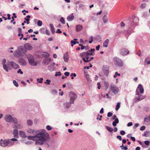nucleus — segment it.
I'll list each match as a JSON object with an SVG mask.
<instances>
[{
    "label": "nucleus",
    "mask_w": 150,
    "mask_h": 150,
    "mask_svg": "<svg viewBox=\"0 0 150 150\" xmlns=\"http://www.w3.org/2000/svg\"><path fill=\"white\" fill-rule=\"evenodd\" d=\"M6 66L5 68V69H4L6 71H8V69H11L10 65H11V63L10 62H7L6 64Z\"/></svg>",
    "instance_id": "14"
},
{
    "label": "nucleus",
    "mask_w": 150,
    "mask_h": 150,
    "mask_svg": "<svg viewBox=\"0 0 150 150\" xmlns=\"http://www.w3.org/2000/svg\"><path fill=\"white\" fill-rule=\"evenodd\" d=\"M43 79L42 78H41L40 79H37V81L40 83H42V81L43 80Z\"/></svg>",
    "instance_id": "43"
},
{
    "label": "nucleus",
    "mask_w": 150,
    "mask_h": 150,
    "mask_svg": "<svg viewBox=\"0 0 150 150\" xmlns=\"http://www.w3.org/2000/svg\"><path fill=\"white\" fill-rule=\"evenodd\" d=\"M2 64L3 65V67L4 69H5L6 66V59H3L2 61Z\"/></svg>",
    "instance_id": "37"
},
{
    "label": "nucleus",
    "mask_w": 150,
    "mask_h": 150,
    "mask_svg": "<svg viewBox=\"0 0 150 150\" xmlns=\"http://www.w3.org/2000/svg\"><path fill=\"white\" fill-rule=\"evenodd\" d=\"M146 6V4L145 3L142 4L141 5V7L142 8H145Z\"/></svg>",
    "instance_id": "51"
},
{
    "label": "nucleus",
    "mask_w": 150,
    "mask_h": 150,
    "mask_svg": "<svg viewBox=\"0 0 150 150\" xmlns=\"http://www.w3.org/2000/svg\"><path fill=\"white\" fill-rule=\"evenodd\" d=\"M18 140L15 138L6 139L3 140L1 139L0 140V146L2 147H11L14 144V142Z\"/></svg>",
    "instance_id": "3"
},
{
    "label": "nucleus",
    "mask_w": 150,
    "mask_h": 150,
    "mask_svg": "<svg viewBox=\"0 0 150 150\" xmlns=\"http://www.w3.org/2000/svg\"><path fill=\"white\" fill-rule=\"evenodd\" d=\"M57 91L55 89H53L52 90V93L53 94H56L57 93Z\"/></svg>",
    "instance_id": "50"
},
{
    "label": "nucleus",
    "mask_w": 150,
    "mask_h": 150,
    "mask_svg": "<svg viewBox=\"0 0 150 150\" xmlns=\"http://www.w3.org/2000/svg\"><path fill=\"white\" fill-rule=\"evenodd\" d=\"M42 22L40 20H38L37 22L38 25V26H41L42 25Z\"/></svg>",
    "instance_id": "47"
},
{
    "label": "nucleus",
    "mask_w": 150,
    "mask_h": 150,
    "mask_svg": "<svg viewBox=\"0 0 150 150\" xmlns=\"http://www.w3.org/2000/svg\"><path fill=\"white\" fill-rule=\"evenodd\" d=\"M50 82L51 81L50 80L47 79L46 80V81L45 82V83L48 85H49L50 84Z\"/></svg>",
    "instance_id": "48"
},
{
    "label": "nucleus",
    "mask_w": 150,
    "mask_h": 150,
    "mask_svg": "<svg viewBox=\"0 0 150 150\" xmlns=\"http://www.w3.org/2000/svg\"><path fill=\"white\" fill-rule=\"evenodd\" d=\"M120 103L119 102H118L117 103L115 108V110H117L119 109L120 107Z\"/></svg>",
    "instance_id": "40"
},
{
    "label": "nucleus",
    "mask_w": 150,
    "mask_h": 150,
    "mask_svg": "<svg viewBox=\"0 0 150 150\" xmlns=\"http://www.w3.org/2000/svg\"><path fill=\"white\" fill-rule=\"evenodd\" d=\"M45 33L46 35H49L50 33L49 31L48 30H46L45 31Z\"/></svg>",
    "instance_id": "63"
},
{
    "label": "nucleus",
    "mask_w": 150,
    "mask_h": 150,
    "mask_svg": "<svg viewBox=\"0 0 150 150\" xmlns=\"http://www.w3.org/2000/svg\"><path fill=\"white\" fill-rule=\"evenodd\" d=\"M83 29L82 26L81 25H78L76 26V30L77 32L81 31Z\"/></svg>",
    "instance_id": "23"
},
{
    "label": "nucleus",
    "mask_w": 150,
    "mask_h": 150,
    "mask_svg": "<svg viewBox=\"0 0 150 150\" xmlns=\"http://www.w3.org/2000/svg\"><path fill=\"white\" fill-rule=\"evenodd\" d=\"M120 133L121 134V135H124L125 134V132L124 131L122 130V131H120Z\"/></svg>",
    "instance_id": "55"
},
{
    "label": "nucleus",
    "mask_w": 150,
    "mask_h": 150,
    "mask_svg": "<svg viewBox=\"0 0 150 150\" xmlns=\"http://www.w3.org/2000/svg\"><path fill=\"white\" fill-rule=\"evenodd\" d=\"M79 8L83 10L85 9V7L82 4H80L79 6Z\"/></svg>",
    "instance_id": "52"
},
{
    "label": "nucleus",
    "mask_w": 150,
    "mask_h": 150,
    "mask_svg": "<svg viewBox=\"0 0 150 150\" xmlns=\"http://www.w3.org/2000/svg\"><path fill=\"white\" fill-rule=\"evenodd\" d=\"M109 42V40L108 39H107L103 43V46L105 47H107Z\"/></svg>",
    "instance_id": "26"
},
{
    "label": "nucleus",
    "mask_w": 150,
    "mask_h": 150,
    "mask_svg": "<svg viewBox=\"0 0 150 150\" xmlns=\"http://www.w3.org/2000/svg\"><path fill=\"white\" fill-rule=\"evenodd\" d=\"M80 56L82 58V59L83 60V58L85 59L86 58L87 59H88L90 56L86 52H83L80 54Z\"/></svg>",
    "instance_id": "13"
},
{
    "label": "nucleus",
    "mask_w": 150,
    "mask_h": 150,
    "mask_svg": "<svg viewBox=\"0 0 150 150\" xmlns=\"http://www.w3.org/2000/svg\"><path fill=\"white\" fill-rule=\"evenodd\" d=\"M94 38L98 42H100L101 41L102 38L101 36L99 35H98L96 36Z\"/></svg>",
    "instance_id": "31"
},
{
    "label": "nucleus",
    "mask_w": 150,
    "mask_h": 150,
    "mask_svg": "<svg viewBox=\"0 0 150 150\" xmlns=\"http://www.w3.org/2000/svg\"><path fill=\"white\" fill-rule=\"evenodd\" d=\"M42 56L44 57L47 58L49 57L50 54L48 53L44 52L42 53Z\"/></svg>",
    "instance_id": "34"
},
{
    "label": "nucleus",
    "mask_w": 150,
    "mask_h": 150,
    "mask_svg": "<svg viewBox=\"0 0 150 150\" xmlns=\"http://www.w3.org/2000/svg\"><path fill=\"white\" fill-rule=\"evenodd\" d=\"M17 73H20L21 74H23V71H22L21 70V69H19L18 71H17Z\"/></svg>",
    "instance_id": "61"
},
{
    "label": "nucleus",
    "mask_w": 150,
    "mask_h": 150,
    "mask_svg": "<svg viewBox=\"0 0 150 150\" xmlns=\"http://www.w3.org/2000/svg\"><path fill=\"white\" fill-rule=\"evenodd\" d=\"M93 59V57H91L89 59H86V60L84 58H83V61L85 62H90L91 60H92Z\"/></svg>",
    "instance_id": "36"
},
{
    "label": "nucleus",
    "mask_w": 150,
    "mask_h": 150,
    "mask_svg": "<svg viewBox=\"0 0 150 150\" xmlns=\"http://www.w3.org/2000/svg\"><path fill=\"white\" fill-rule=\"evenodd\" d=\"M14 85L16 87H18V83L15 80H14L13 81Z\"/></svg>",
    "instance_id": "49"
},
{
    "label": "nucleus",
    "mask_w": 150,
    "mask_h": 150,
    "mask_svg": "<svg viewBox=\"0 0 150 150\" xmlns=\"http://www.w3.org/2000/svg\"><path fill=\"white\" fill-rule=\"evenodd\" d=\"M119 120L117 118H116L115 121L112 122V125L114 127L116 126L117 124L119 123Z\"/></svg>",
    "instance_id": "30"
},
{
    "label": "nucleus",
    "mask_w": 150,
    "mask_h": 150,
    "mask_svg": "<svg viewBox=\"0 0 150 150\" xmlns=\"http://www.w3.org/2000/svg\"><path fill=\"white\" fill-rule=\"evenodd\" d=\"M23 49V47L22 46H20L18 47V50L21 52Z\"/></svg>",
    "instance_id": "44"
},
{
    "label": "nucleus",
    "mask_w": 150,
    "mask_h": 150,
    "mask_svg": "<svg viewBox=\"0 0 150 150\" xmlns=\"http://www.w3.org/2000/svg\"><path fill=\"white\" fill-rule=\"evenodd\" d=\"M73 13H72L71 15L69 16L67 18V19L69 21H71L73 20L74 18V16L73 15Z\"/></svg>",
    "instance_id": "25"
},
{
    "label": "nucleus",
    "mask_w": 150,
    "mask_h": 150,
    "mask_svg": "<svg viewBox=\"0 0 150 150\" xmlns=\"http://www.w3.org/2000/svg\"><path fill=\"white\" fill-rule=\"evenodd\" d=\"M70 73L68 72H66L64 73V74L66 76H69Z\"/></svg>",
    "instance_id": "62"
},
{
    "label": "nucleus",
    "mask_w": 150,
    "mask_h": 150,
    "mask_svg": "<svg viewBox=\"0 0 150 150\" xmlns=\"http://www.w3.org/2000/svg\"><path fill=\"white\" fill-rule=\"evenodd\" d=\"M112 115V113L110 112H108L107 114V116L108 117H110Z\"/></svg>",
    "instance_id": "57"
},
{
    "label": "nucleus",
    "mask_w": 150,
    "mask_h": 150,
    "mask_svg": "<svg viewBox=\"0 0 150 150\" xmlns=\"http://www.w3.org/2000/svg\"><path fill=\"white\" fill-rule=\"evenodd\" d=\"M13 54L15 57H19L21 55V53L19 51L16 50L14 52Z\"/></svg>",
    "instance_id": "20"
},
{
    "label": "nucleus",
    "mask_w": 150,
    "mask_h": 150,
    "mask_svg": "<svg viewBox=\"0 0 150 150\" xmlns=\"http://www.w3.org/2000/svg\"><path fill=\"white\" fill-rule=\"evenodd\" d=\"M27 132L30 134H33L34 135L27 136V139L35 142V144L36 145H42L50 140L49 135L46 132L45 129L35 130L29 128L27 130Z\"/></svg>",
    "instance_id": "1"
},
{
    "label": "nucleus",
    "mask_w": 150,
    "mask_h": 150,
    "mask_svg": "<svg viewBox=\"0 0 150 150\" xmlns=\"http://www.w3.org/2000/svg\"><path fill=\"white\" fill-rule=\"evenodd\" d=\"M60 21L62 24H64L65 23L64 19L63 17H62L60 19Z\"/></svg>",
    "instance_id": "46"
},
{
    "label": "nucleus",
    "mask_w": 150,
    "mask_h": 150,
    "mask_svg": "<svg viewBox=\"0 0 150 150\" xmlns=\"http://www.w3.org/2000/svg\"><path fill=\"white\" fill-rule=\"evenodd\" d=\"M84 77L86 78L88 82H90L91 81L89 76L88 74L85 73L84 75Z\"/></svg>",
    "instance_id": "29"
},
{
    "label": "nucleus",
    "mask_w": 150,
    "mask_h": 150,
    "mask_svg": "<svg viewBox=\"0 0 150 150\" xmlns=\"http://www.w3.org/2000/svg\"><path fill=\"white\" fill-rule=\"evenodd\" d=\"M142 136L146 137H149L150 136V131H145L144 133L142 134Z\"/></svg>",
    "instance_id": "27"
},
{
    "label": "nucleus",
    "mask_w": 150,
    "mask_h": 150,
    "mask_svg": "<svg viewBox=\"0 0 150 150\" xmlns=\"http://www.w3.org/2000/svg\"><path fill=\"white\" fill-rule=\"evenodd\" d=\"M70 76L71 77H72V76L76 77V74L75 73H71V74Z\"/></svg>",
    "instance_id": "64"
},
{
    "label": "nucleus",
    "mask_w": 150,
    "mask_h": 150,
    "mask_svg": "<svg viewBox=\"0 0 150 150\" xmlns=\"http://www.w3.org/2000/svg\"><path fill=\"white\" fill-rule=\"evenodd\" d=\"M93 37L92 36H91L89 37V42L91 43L93 41Z\"/></svg>",
    "instance_id": "42"
},
{
    "label": "nucleus",
    "mask_w": 150,
    "mask_h": 150,
    "mask_svg": "<svg viewBox=\"0 0 150 150\" xmlns=\"http://www.w3.org/2000/svg\"><path fill=\"white\" fill-rule=\"evenodd\" d=\"M24 47L26 49L28 50H31L33 48L32 46L29 43H26L25 44Z\"/></svg>",
    "instance_id": "21"
},
{
    "label": "nucleus",
    "mask_w": 150,
    "mask_h": 150,
    "mask_svg": "<svg viewBox=\"0 0 150 150\" xmlns=\"http://www.w3.org/2000/svg\"><path fill=\"white\" fill-rule=\"evenodd\" d=\"M106 128L110 132H112L113 130V129L112 128L108 127V126H106Z\"/></svg>",
    "instance_id": "33"
},
{
    "label": "nucleus",
    "mask_w": 150,
    "mask_h": 150,
    "mask_svg": "<svg viewBox=\"0 0 150 150\" xmlns=\"http://www.w3.org/2000/svg\"><path fill=\"white\" fill-rule=\"evenodd\" d=\"M13 16L11 18L12 20L11 21V23H12L13 21H14V18H17V16H16V14L15 13H13Z\"/></svg>",
    "instance_id": "38"
},
{
    "label": "nucleus",
    "mask_w": 150,
    "mask_h": 150,
    "mask_svg": "<svg viewBox=\"0 0 150 150\" xmlns=\"http://www.w3.org/2000/svg\"><path fill=\"white\" fill-rule=\"evenodd\" d=\"M144 143L146 145H149L150 142L148 141H146L144 142Z\"/></svg>",
    "instance_id": "58"
},
{
    "label": "nucleus",
    "mask_w": 150,
    "mask_h": 150,
    "mask_svg": "<svg viewBox=\"0 0 150 150\" xmlns=\"http://www.w3.org/2000/svg\"><path fill=\"white\" fill-rule=\"evenodd\" d=\"M32 142L31 141H28L25 143V144L27 145H30L32 144Z\"/></svg>",
    "instance_id": "59"
},
{
    "label": "nucleus",
    "mask_w": 150,
    "mask_h": 150,
    "mask_svg": "<svg viewBox=\"0 0 150 150\" xmlns=\"http://www.w3.org/2000/svg\"><path fill=\"white\" fill-rule=\"evenodd\" d=\"M30 15H27L26 16V18H24V19L26 21V23L27 24H29V21H30L29 18H30Z\"/></svg>",
    "instance_id": "32"
},
{
    "label": "nucleus",
    "mask_w": 150,
    "mask_h": 150,
    "mask_svg": "<svg viewBox=\"0 0 150 150\" xmlns=\"http://www.w3.org/2000/svg\"><path fill=\"white\" fill-rule=\"evenodd\" d=\"M46 128L49 131H50L52 129V128L50 125L47 126L46 127Z\"/></svg>",
    "instance_id": "53"
},
{
    "label": "nucleus",
    "mask_w": 150,
    "mask_h": 150,
    "mask_svg": "<svg viewBox=\"0 0 150 150\" xmlns=\"http://www.w3.org/2000/svg\"><path fill=\"white\" fill-rule=\"evenodd\" d=\"M51 60V59L50 58L44 59L42 61L43 64L44 65H47L50 62Z\"/></svg>",
    "instance_id": "16"
},
{
    "label": "nucleus",
    "mask_w": 150,
    "mask_h": 150,
    "mask_svg": "<svg viewBox=\"0 0 150 150\" xmlns=\"http://www.w3.org/2000/svg\"><path fill=\"white\" fill-rule=\"evenodd\" d=\"M110 89L115 94H117L119 92L118 87L113 84L111 85Z\"/></svg>",
    "instance_id": "9"
},
{
    "label": "nucleus",
    "mask_w": 150,
    "mask_h": 150,
    "mask_svg": "<svg viewBox=\"0 0 150 150\" xmlns=\"http://www.w3.org/2000/svg\"><path fill=\"white\" fill-rule=\"evenodd\" d=\"M13 131V134L14 135V137L16 138H17L18 137V131L17 129L15 128Z\"/></svg>",
    "instance_id": "24"
},
{
    "label": "nucleus",
    "mask_w": 150,
    "mask_h": 150,
    "mask_svg": "<svg viewBox=\"0 0 150 150\" xmlns=\"http://www.w3.org/2000/svg\"><path fill=\"white\" fill-rule=\"evenodd\" d=\"M88 54L90 55L93 56L94 55V52H91L90 50L88 51L87 52H86Z\"/></svg>",
    "instance_id": "41"
},
{
    "label": "nucleus",
    "mask_w": 150,
    "mask_h": 150,
    "mask_svg": "<svg viewBox=\"0 0 150 150\" xmlns=\"http://www.w3.org/2000/svg\"><path fill=\"white\" fill-rule=\"evenodd\" d=\"M129 21L128 23V30L127 32L130 34L132 32L134 26L137 25L139 19L138 17L134 16L129 18Z\"/></svg>",
    "instance_id": "2"
},
{
    "label": "nucleus",
    "mask_w": 150,
    "mask_h": 150,
    "mask_svg": "<svg viewBox=\"0 0 150 150\" xmlns=\"http://www.w3.org/2000/svg\"><path fill=\"white\" fill-rule=\"evenodd\" d=\"M50 30L51 32L52 33V34H54L55 33V30L54 28H50Z\"/></svg>",
    "instance_id": "56"
},
{
    "label": "nucleus",
    "mask_w": 150,
    "mask_h": 150,
    "mask_svg": "<svg viewBox=\"0 0 150 150\" xmlns=\"http://www.w3.org/2000/svg\"><path fill=\"white\" fill-rule=\"evenodd\" d=\"M113 60L116 65L120 67H122L123 66V61L120 59L115 57L114 58Z\"/></svg>",
    "instance_id": "7"
},
{
    "label": "nucleus",
    "mask_w": 150,
    "mask_h": 150,
    "mask_svg": "<svg viewBox=\"0 0 150 150\" xmlns=\"http://www.w3.org/2000/svg\"><path fill=\"white\" fill-rule=\"evenodd\" d=\"M19 135L20 137L23 138H25L27 137L25 134L24 132L22 131H20L19 132Z\"/></svg>",
    "instance_id": "22"
},
{
    "label": "nucleus",
    "mask_w": 150,
    "mask_h": 150,
    "mask_svg": "<svg viewBox=\"0 0 150 150\" xmlns=\"http://www.w3.org/2000/svg\"><path fill=\"white\" fill-rule=\"evenodd\" d=\"M69 96L70 97V102L66 103L64 104L65 107L67 108H69L70 106V104H73L74 100L77 98L76 94L73 92H71L69 93Z\"/></svg>",
    "instance_id": "4"
},
{
    "label": "nucleus",
    "mask_w": 150,
    "mask_h": 150,
    "mask_svg": "<svg viewBox=\"0 0 150 150\" xmlns=\"http://www.w3.org/2000/svg\"><path fill=\"white\" fill-rule=\"evenodd\" d=\"M103 71L104 75L108 76L109 73V68L108 66L104 65L103 67Z\"/></svg>",
    "instance_id": "10"
},
{
    "label": "nucleus",
    "mask_w": 150,
    "mask_h": 150,
    "mask_svg": "<svg viewBox=\"0 0 150 150\" xmlns=\"http://www.w3.org/2000/svg\"><path fill=\"white\" fill-rule=\"evenodd\" d=\"M11 65L12 67H13V68L15 69H16L19 68V65L18 64H16L15 62L13 61H12L11 62Z\"/></svg>",
    "instance_id": "19"
},
{
    "label": "nucleus",
    "mask_w": 150,
    "mask_h": 150,
    "mask_svg": "<svg viewBox=\"0 0 150 150\" xmlns=\"http://www.w3.org/2000/svg\"><path fill=\"white\" fill-rule=\"evenodd\" d=\"M138 96L134 99V102H136L137 101H140L146 98V96H145L141 95L140 94Z\"/></svg>",
    "instance_id": "11"
},
{
    "label": "nucleus",
    "mask_w": 150,
    "mask_h": 150,
    "mask_svg": "<svg viewBox=\"0 0 150 150\" xmlns=\"http://www.w3.org/2000/svg\"><path fill=\"white\" fill-rule=\"evenodd\" d=\"M18 122L16 124H14L13 127L14 128L17 129H21L22 128V125L20 123H18Z\"/></svg>",
    "instance_id": "18"
},
{
    "label": "nucleus",
    "mask_w": 150,
    "mask_h": 150,
    "mask_svg": "<svg viewBox=\"0 0 150 150\" xmlns=\"http://www.w3.org/2000/svg\"><path fill=\"white\" fill-rule=\"evenodd\" d=\"M144 92V89L143 86L141 84H139L137 87V89H136L135 95H139L140 93H143Z\"/></svg>",
    "instance_id": "8"
},
{
    "label": "nucleus",
    "mask_w": 150,
    "mask_h": 150,
    "mask_svg": "<svg viewBox=\"0 0 150 150\" xmlns=\"http://www.w3.org/2000/svg\"><path fill=\"white\" fill-rule=\"evenodd\" d=\"M18 63L21 65L25 66L27 64L26 61L23 58H20L18 60Z\"/></svg>",
    "instance_id": "12"
},
{
    "label": "nucleus",
    "mask_w": 150,
    "mask_h": 150,
    "mask_svg": "<svg viewBox=\"0 0 150 150\" xmlns=\"http://www.w3.org/2000/svg\"><path fill=\"white\" fill-rule=\"evenodd\" d=\"M77 39H74L73 40L71 41V45L72 46H73L74 45L76 44V43L78 44L79 42L77 41Z\"/></svg>",
    "instance_id": "28"
},
{
    "label": "nucleus",
    "mask_w": 150,
    "mask_h": 150,
    "mask_svg": "<svg viewBox=\"0 0 150 150\" xmlns=\"http://www.w3.org/2000/svg\"><path fill=\"white\" fill-rule=\"evenodd\" d=\"M27 57L28 60L29 64L31 66H36L38 62L35 61L33 56L30 54H28L27 55Z\"/></svg>",
    "instance_id": "5"
},
{
    "label": "nucleus",
    "mask_w": 150,
    "mask_h": 150,
    "mask_svg": "<svg viewBox=\"0 0 150 150\" xmlns=\"http://www.w3.org/2000/svg\"><path fill=\"white\" fill-rule=\"evenodd\" d=\"M129 52V51L126 49H123L121 50L120 53L123 55H127Z\"/></svg>",
    "instance_id": "15"
},
{
    "label": "nucleus",
    "mask_w": 150,
    "mask_h": 150,
    "mask_svg": "<svg viewBox=\"0 0 150 150\" xmlns=\"http://www.w3.org/2000/svg\"><path fill=\"white\" fill-rule=\"evenodd\" d=\"M61 75V73L59 71L58 72H56L55 74V76H60Z\"/></svg>",
    "instance_id": "45"
},
{
    "label": "nucleus",
    "mask_w": 150,
    "mask_h": 150,
    "mask_svg": "<svg viewBox=\"0 0 150 150\" xmlns=\"http://www.w3.org/2000/svg\"><path fill=\"white\" fill-rule=\"evenodd\" d=\"M145 128L146 127L145 126H142L140 127V130L141 131H143L145 129Z\"/></svg>",
    "instance_id": "54"
},
{
    "label": "nucleus",
    "mask_w": 150,
    "mask_h": 150,
    "mask_svg": "<svg viewBox=\"0 0 150 150\" xmlns=\"http://www.w3.org/2000/svg\"><path fill=\"white\" fill-rule=\"evenodd\" d=\"M69 56L68 55V52H66L64 55V61L66 62H67L69 61Z\"/></svg>",
    "instance_id": "17"
},
{
    "label": "nucleus",
    "mask_w": 150,
    "mask_h": 150,
    "mask_svg": "<svg viewBox=\"0 0 150 150\" xmlns=\"http://www.w3.org/2000/svg\"><path fill=\"white\" fill-rule=\"evenodd\" d=\"M5 120L8 122H12L14 124H16L17 122V119L14 117H13L10 115H7L5 116Z\"/></svg>",
    "instance_id": "6"
},
{
    "label": "nucleus",
    "mask_w": 150,
    "mask_h": 150,
    "mask_svg": "<svg viewBox=\"0 0 150 150\" xmlns=\"http://www.w3.org/2000/svg\"><path fill=\"white\" fill-rule=\"evenodd\" d=\"M120 26L121 27H124L125 26V23L123 22H121L120 23Z\"/></svg>",
    "instance_id": "60"
},
{
    "label": "nucleus",
    "mask_w": 150,
    "mask_h": 150,
    "mask_svg": "<svg viewBox=\"0 0 150 150\" xmlns=\"http://www.w3.org/2000/svg\"><path fill=\"white\" fill-rule=\"evenodd\" d=\"M33 123V121L30 120H28L27 121V124L29 126L31 125Z\"/></svg>",
    "instance_id": "39"
},
{
    "label": "nucleus",
    "mask_w": 150,
    "mask_h": 150,
    "mask_svg": "<svg viewBox=\"0 0 150 150\" xmlns=\"http://www.w3.org/2000/svg\"><path fill=\"white\" fill-rule=\"evenodd\" d=\"M103 19L104 23H106L108 22V18L105 16H103Z\"/></svg>",
    "instance_id": "35"
}]
</instances>
